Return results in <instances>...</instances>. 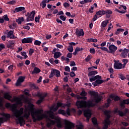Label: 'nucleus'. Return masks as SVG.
I'll list each match as a JSON object with an SVG mask.
<instances>
[{"instance_id":"8fccbe9b","label":"nucleus","mask_w":129,"mask_h":129,"mask_svg":"<svg viewBox=\"0 0 129 129\" xmlns=\"http://www.w3.org/2000/svg\"><path fill=\"white\" fill-rule=\"evenodd\" d=\"M62 5H63V7H65L66 8L70 7V4H69V3H67V2L64 3Z\"/></svg>"},{"instance_id":"2eb2a0df","label":"nucleus","mask_w":129,"mask_h":129,"mask_svg":"<svg viewBox=\"0 0 129 129\" xmlns=\"http://www.w3.org/2000/svg\"><path fill=\"white\" fill-rule=\"evenodd\" d=\"M125 104H129V99L123 100V101L120 103V106L124 109L125 108Z\"/></svg>"},{"instance_id":"ea45409f","label":"nucleus","mask_w":129,"mask_h":129,"mask_svg":"<svg viewBox=\"0 0 129 129\" xmlns=\"http://www.w3.org/2000/svg\"><path fill=\"white\" fill-rule=\"evenodd\" d=\"M55 76H56V77H60L61 76V75L60 74V71L58 70H56L55 71Z\"/></svg>"},{"instance_id":"f257e3e1","label":"nucleus","mask_w":129,"mask_h":129,"mask_svg":"<svg viewBox=\"0 0 129 129\" xmlns=\"http://www.w3.org/2000/svg\"><path fill=\"white\" fill-rule=\"evenodd\" d=\"M5 106L7 108H10V109H11L12 112H14V116H15V117L17 118L16 119V123L19 124L20 126H24L25 122L24 117L26 119H28L30 115V113L24 114V115L22 116L21 115L24 114V110L23 107H21L20 110H17V109H16L15 104L12 105L10 103H7L5 105Z\"/></svg>"},{"instance_id":"37998d69","label":"nucleus","mask_w":129,"mask_h":129,"mask_svg":"<svg viewBox=\"0 0 129 129\" xmlns=\"http://www.w3.org/2000/svg\"><path fill=\"white\" fill-rule=\"evenodd\" d=\"M41 41H39V40H35V41H34V45H37L38 46L41 45Z\"/></svg>"},{"instance_id":"dca6fc26","label":"nucleus","mask_w":129,"mask_h":129,"mask_svg":"<svg viewBox=\"0 0 129 129\" xmlns=\"http://www.w3.org/2000/svg\"><path fill=\"white\" fill-rule=\"evenodd\" d=\"M35 11H33L30 13L29 12H28L25 16L27 17H32V19H34V18H35Z\"/></svg>"},{"instance_id":"bf43d9fd","label":"nucleus","mask_w":129,"mask_h":129,"mask_svg":"<svg viewBox=\"0 0 129 129\" xmlns=\"http://www.w3.org/2000/svg\"><path fill=\"white\" fill-rule=\"evenodd\" d=\"M28 107L31 110H33L34 109V105L32 103L29 104Z\"/></svg>"},{"instance_id":"e2e57ef3","label":"nucleus","mask_w":129,"mask_h":129,"mask_svg":"<svg viewBox=\"0 0 129 129\" xmlns=\"http://www.w3.org/2000/svg\"><path fill=\"white\" fill-rule=\"evenodd\" d=\"M14 66L13 64L8 67V70L13 71Z\"/></svg>"},{"instance_id":"a18cd8bd","label":"nucleus","mask_w":129,"mask_h":129,"mask_svg":"<svg viewBox=\"0 0 129 129\" xmlns=\"http://www.w3.org/2000/svg\"><path fill=\"white\" fill-rule=\"evenodd\" d=\"M3 20L8 22L10 21V19L8 18L7 15L3 16Z\"/></svg>"},{"instance_id":"69168bd1","label":"nucleus","mask_w":129,"mask_h":129,"mask_svg":"<svg viewBox=\"0 0 129 129\" xmlns=\"http://www.w3.org/2000/svg\"><path fill=\"white\" fill-rule=\"evenodd\" d=\"M121 124L123 125V126H127L128 125V122H121Z\"/></svg>"},{"instance_id":"f3484780","label":"nucleus","mask_w":129,"mask_h":129,"mask_svg":"<svg viewBox=\"0 0 129 129\" xmlns=\"http://www.w3.org/2000/svg\"><path fill=\"white\" fill-rule=\"evenodd\" d=\"M0 115L3 116L5 117V119L6 120H8L11 118V116L10 115V114L9 113H0Z\"/></svg>"},{"instance_id":"2f4dec72","label":"nucleus","mask_w":129,"mask_h":129,"mask_svg":"<svg viewBox=\"0 0 129 129\" xmlns=\"http://www.w3.org/2000/svg\"><path fill=\"white\" fill-rule=\"evenodd\" d=\"M46 3L47 0L42 1L41 3H40V6H41L42 8L44 9L46 7Z\"/></svg>"},{"instance_id":"a211bd4d","label":"nucleus","mask_w":129,"mask_h":129,"mask_svg":"<svg viewBox=\"0 0 129 129\" xmlns=\"http://www.w3.org/2000/svg\"><path fill=\"white\" fill-rule=\"evenodd\" d=\"M109 97H110V99H113L115 102L120 100V98L118 97V96L115 97L113 94L110 95Z\"/></svg>"},{"instance_id":"4be33fe9","label":"nucleus","mask_w":129,"mask_h":129,"mask_svg":"<svg viewBox=\"0 0 129 129\" xmlns=\"http://www.w3.org/2000/svg\"><path fill=\"white\" fill-rule=\"evenodd\" d=\"M76 33L77 36H79V37L84 36L83 29H81L80 31H76Z\"/></svg>"},{"instance_id":"e433bc0d","label":"nucleus","mask_w":129,"mask_h":129,"mask_svg":"<svg viewBox=\"0 0 129 129\" xmlns=\"http://www.w3.org/2000/svg\"><path fill=\"white\" fill-rule=\"evenodd\" d=\"M41 18V16L38 15L37 17H35V19H34V21H35L36 23H39L40 22V18Z\"/></svg>"},{"instance_id":"7ed1b4c3","label":"nucleus","mask_w":129,"mask_h":129,"mask_svg":"<svg viewBox=\"0 0 129 129\" xmlns=\"http://www.w3.org/2000/svg\"><path fill=\"white\" fill-rule=\"evenodd\" d=\"M43 112V110L42 109H39L37 110V111L32 112L31 114V116H32L33 122L35 123L37 121H40L42 120L44 118L46 117V114H39Z\"/></svg>"},{"instance_id":"ddd939ff","label":"nucleus","mask_w":129,"mask_h":129,"mask_svg":"<svg viewBox=\"0 0 129 129\" xmlns=\"http://www.w3.org/2000/svg\"><path fill=\"white\" fill-rule=\"evenodd\" d=\"M104 82L103 80L97 79L95 82L92 83V84L94 85L95 87L98 86L99 85H101Z\"/></svg>"},{"instance_id":"412c9836","label":"nucleus","mask_w":129,"mask_h":129,"mask_svg":"<svg viewBox=\"0 0 129 129\" xmlns=\"http://www.w3.org/2000/svg\"><path fill=\"white\" fill-rule=\"evenodd\" d=\"M98 74V72H97L96 71H90L89 73H88V77H91Z\"/></svg>"},{"instance_id":"9b49d317","label":"nucleus","mask_w":129,"mask_h":129,"mask_svg":"<svg viewBox=\"0 0 129 129\" xmlns=\"http://www.w3.org/2000/svg\"><path fill=\"white\" fill-rule=\"evenodd\" d=\"M114 69L116 70H120L124 69L122 67V64L121 62H118L117 61H115L113 65Z\"/></svg>"},{"instance_id":"5701e85b","label":"nucleus","mask_w":129,"mask_h":129,"mask_svg":"<svg viewBox=\"0 0 129 129\" xmlns=\"http://www.w3.org/2000/svg\"><path fill=\"white\" fill-rule=\"evenodd\" d=\"M40 72H41V70H40L37 67H35L34 68V70L32 72V74H39Z\"/></svg>"},{"instance_id":"58836bf2","label":"nucleus","mask_w":129,"mask_h":129,"mask_svg":"<svg viewBox=\"0 0 129 129\" xmlns=\"http://www.w3.org/2000/svg\"><path fill=\"white\" fill-rule=\"evenodd\" d=\"M63 105H64L63 103L58 102H57V103H56V107H58V108L63 107Z\"/></svg>"},{"instance_id":"c03bdc74","label":"nucleus","mask_w":129,"mask_h":129,"mask_svg":"<svg viewBox=\"0 0 129 129\" xmlns=\"http://www.w3.org/2000/svg\"><path fill=\"white\" fill-rule=\"evenodd\" d=\"M16 4V1H11L7 3V5H14Z\"/></svg>"},{"instance_id":"4c0bfd02","label":"nucleus","mask_w":129,"mask_h":129,"mask_svg":"<svg viewBox=\"0 0 129 129\" xmlns=\"http://www.w3.org/2000/svg\"><path fill=\"white\" fill-rule=\"evenodd\" d=\"M119 116H124L126 115V113L123 112V111H121V110H119V112L117 113Z\"/></svg>"},{"instance_id":"052dcab7","label":"nucleus","mask_w":129,"mask_h":129,"mask_svg":"<svg viewBox=\"0 0 129 129\" xmlns=\"http://www.w3.org/2000/svg\"><path fill=\"white\" fill-rule=\"evenodd\" d=\"M108 72H109V73H110V74H113L114 71H113V68H109L108 69Z\"/></svg>"},{"instance_id":"f8f14e48","label":"nucleus","mask_w":129,"mask_h":129,"mask_svg":"<svg viewBox=\"0 0 129 129\" xmlns=\"http://www.w3.org/2000/svg\"><path fill=\"white\" fill-rule=\"evenodd\" d=\"M66 129H72L74 127H75L74 123H73L72 122L67 121L66 122Z\"/></svg>"},{"instance_id":"bb28decb","label":"nucleus","mask_w":129,"mask_h":129,"mask_svg":"<svg viewBox=\"0 0 129 129\" xmlns=\"http://www.w3.org/2000/svg\"><path fill=\"white\" fill-rule=\"evenodd\" d=\"M105 15V10H99L96 13V15L102 16Z\"/></svg>"},{"instance_id":"b1692460","label":"nucleus","mask_w":129,"mask_h":129,"mask_svg":"<svg viewBox=\"0 0 129 129\" xmlns=\"http://www.w3.org/2000/svg\"><path fill=\"white\" fill-rule=\"evenodd\" d=\"M92 122L93 123L94 126H98V122H97V119L96 117L92 118Z\"/></svg>"},{"instance_id":"0eeeda50","label":"nucleus","mask_w":129,"mask_h":129,"mask_svg":"<svg viewBox=\"0 0 129 129\" xmlns=\"http://www.w3.org/2000/svg\"><path fill=\"white\" fill-rule=\"evenodd\" d=\"M109 52L108 53L110 54H114L115 51L117 50V47L113 44L109 45L108 47Z\"/></svg>"},{"instance_id":"20e7f679","label":"nucleus","mask_w":129,"mask_h":129,"mask_svg":"<svg viewBox=\"0 0 129 129\" xmlns=\"http://www.w3.org/2000/svg\"><path fill=\"white\" fill-rule=\"evenodd\" d=\"M111 113V111L110 110H105L104 111V114L106 116V119L104 120L105 124L103 129H107L108 125L110 124V118L111 117V115H110Z\"/></svg>"},{"instance_id":"79ce46f5","label":"nucleus","mask_w":129,"mask_h":129,"mask_svg":"<svg viewBox=\"0 0 129 129\" xmlns=\"http://www.w3.org/2000/svg\"><path fill=\"white\" fill-rule=\"evenodd\" d=\"M67 50H69L70 52H73V46L72 45H69V47L67 48Z\"/></svg>"},{"instance_id":"3c124183","label":"nucleus","mask_w":129,"mask_h":129,"mask_svg":"<svg viewBox=\"0 0 129 129\" xmlns=\"http://www.w3.org/2000/svg\"><path fill=\"white\" fill-rule=\"evenodd\" d=\"M59 18L60 20H61L62 21H65L66 19H67V18L66 17H64L63 15H60L59 16Z\"/></svg>"},{"instance_id":"4468645a","label":"nucleus","mask_w":129,"mask_h":129,"mask_svg":"<svg viewBox=\"0 0 129 129\" xmlns=\"http://www.w3.org/2000/svg\"><path fill=\"white\" fill-rule=\"evenodd\" d=\"M129 52V49L124 48L121 53V56L122 58H125L127 56V54Z\"/></svg>"},{"instance_id":"6e6d98bb","label":"nucleus","mask_w":129,"mask_h":129,"mask_svg":"<svg viewBox=\"0 0 129 129\" xmlns=\"http://www.w3.org/2000/svg\"><path fill=\"white\" fill-rule=\"evenodd\" d=\"M34 19H32V17H27L26 21L27 22L32 21Z\"/></svg>"},{"instance_id":"603ef678","label":"nucleus","mask_w":129,"mask_h":129,"mask_svg":"<svg viewBox=\"0 0 129 129\" xmlns=\"http://www.w3.org/2000/svg\"><path fill=\"white\" fill-rule=\"evenodd\" d=\"M100 49H101V50H103V51H106L108 53L109 52V50H108V49L107 47H100Z\"/></svg>"},{"instance_id":"c9c22d12","label":"nucleus","mask_w":129,"mask_h":129,"mask_svg":"<svg viewBox=\"0 0 129 129\" xmlns=\"http://www.w3.org/2000/svg\"><path fill=\"white\" fill-rule=\"evenodd\" d=\"M91 58H92L91 56L90 55H88L87 56V57L86 58H85V61H86V62H88L91 59Z\"/></svg>"},{"instance_id":"393cba45","label":"nucleus","mask_w":129,"mask_h":129,"mask_svg":"<svg viewBox=\"0 0 129 129\" xmlns=\"http://www.w3.org/2000/svg\"><path fill=\"white\" fill-rule=\"evenodd\" d=\"M62 55V54L60 52L57 51V52H55L54 53V58L55 59H57L59 58L60 56Z\"/></svg>"},{"instance_id":"5fc2aeb1","label":"nucleus","mask_w":129,"mask_h":129,"mask_svg":"<svg viewBox=\"0 0 129 129\" xmlns=\"http://www.w3.org/2000/svg\"><path fill=\"white\" fill-rule=\"evenodd\" d=\"M76 76V75L75 74L74 72L72 71L71 73H70V76H71V77L73 78Z\"/></svg>"},{"instance_id":"338daca9","label":"nucleus","mask_w":129,"mask_h":129,"mask_svg":"<svg viewBox=\"0 0 129 129\" xmlns=\"http://www.w3.org/2000/svg\"><path fill=\"white\" fill-rule=\"evenodd\" d=\"M70 66H71V67H74L76 66V64L75 63V61H71Z\"/></svg>"},{"instance_id":"473e14b6","label":"nucleus","mask_w":129,"mask_h":129,"mask_svg":"<svg viewBox=\"0 0 129 129\" xmlns=\"http://www.w3.org/2000/svg\"><path fill=\"white\" fill-rule=\"evenodd\" d=\"M4 98L5 99L10 100V99L12 98V96L9 95V93H7L4 95Z\"/></svg>"},{"instance_id":"13d9d810","label":"nucleus","mask_w":129,"mask_h":129,"mask_svg":"<svg viewBox=\"0 0 129 129\" xmlns=\"http://www.w3.org/2000/svg\"><path fill=\"white\" fill-rule=\"evenodd\" d=\"M90 52L92 54H95V50L94 48H92L90 49Z\"/></svg>"},{"instance_id":"6e6552de","label":"nucleus","mask_w":129,"mask_h":129,"mask_svg":"<svg viewBox=\"0 0 129 129\" xmlns=\"http://www.w3.org/2000/svg\"><path fill=\"white\" fill-rule=\"evenodd\" d=\"M84 115L85 117L86 118V120L89 121L91 116V112L89 109L86 110L84 111Z\"/></svg>"},{"instance_id":"a878e982","label":"nucleus","mask_w":129,"mask_h":129,"mask_svg":"<svg viewBox=\"0 0 129 129\" xmlns=\"http://www.w3.org/2000/svg\"><path fill=\"white\" fill-rule=\"evenodd\" d=\"M113 12L110 10L105 11V14L106 15V18L109 19L110 18V15L112 14Z\"/></svg>"},{"instance_id":"f03ea898","label":"nucleus","mask_w":129,"mask_h":129,"mask_svg":"<svg viewBox=\"0 0 129 129\" xmlns=\"http://www.w3.org/2000/svg\"><path fill=\"white\" fill-rule=\"evenodd\" d=\"M90 94L94 97L93 101H77L76 105L78 108H83L84 105H86L88 108L94 107L96 105V104H98L102 101V99L99 96L98 92L92 91L90 92Z\"/></svg>"},{"instance_id":"423d86ee","label":"nucleus","mask_w":129,"mask_h":129,"mask_svg":"<svg viewBox=\"0 0 129 129\" xmlns=\"http://www.w3.org/2000/svg\"><path fill=\"white\" fill-rule=\"evenodd\" d=\"M33 41V38L32 37L25 38L21 40V42H22L23 44H32Z\"/></svg>"},{"instance_id":"680f3d73","label":"nucleus","mask_w":129,"mask_h":129,"mask_svg":"<svg viewBox=\"0 0 129 129\" xmlns=\"http://www.w3.org/2000/svg\"><path fill=\"white\" fill-rule=\"evenodd\" d=\"M34 52V49L32 48H30V50L29 51V54H30V55H32V53H33Z\"/></svg>"},{"instance_id":"72a5a7b5","label":"nucleus","mask_w":129,"mask_h":129,"mask_svg":"<svg viewBox=\"0 0 129 129\" xmlns=\"http://www.w3.org/2000/svg\"><path fill=\"white\" fill-rule=\"evenodd\" d=\"M58 113L59 114H62L63 116H66V113L65 110H63V109H60L59 110H58Z\"/></svg>"},{"instance_id":"09e8293b","label":"nucleus","mask_w":129,"mask_h":129,"mask_svg":"<svg viewBox=\"0 0 129 129\" xmlns=\"http://www.w3.org/2000/svg\"><path fill=\"white\" fill-rule=\"evenodd\" d=\"M123 31H124V29H121V28L118 29H117V32H116V35L119 34V32H122Z\"/></svg>"},{"instance_id":"0e129e2a","label":"nucleus","mask_w":129,"mask_h":129,"mask_svg":"<svg viewBox=\"0 0 129 129\" xmlns=\"http://www.w3.org/2000/svg\"><path fill=\"white\" fill-rule=\"evenodd\" d=\"M116 11L119 12L120 14H125V13H126V12L123 11H120L118 9H116Z\"/></svg>"},{"instance_id":"9d476101","label":"nucleus","mask_w":129,"mask_h":129,"mask_svg":"<svg viewBox=\"0 0 129 129\" xmlns=\"http://www.w3.org/2000/svg\"><path fill=\"white\" fill-rule=\"evenodd\" d=\"M26 78L24 76H20L19 79H18L16 83V86H19L21 85V83L24 82L25 79Z\"/></svg>"},{"instance_id":"c85d7f7f","label":"nucleus","mask_w":129,"mask_h":129,"mask_svg":"<svg viewBox=\"0 0 129 129\" xmlns=\"http://www.w3.org/2000/svg\"><path fill=\"white\" fill-rule=\"evenodd\" d=\"M24 17H20V18H19V19H16V23L19 24V25H21V23L24 22Z\"/></svg>"},{"instance_id":"4d7b16f0","label":"nucleus","mask_w":129,"mask_h":129,"mask_svg":"<svg viewBox=\"0 0 129 129\" xmlns=\"http://www.w3.org/2000/svg\"><path fill=\"white\" fill-rule=\"evenodd\" d=\"M93 77L94 78V79H95L96 80L102 79V77L100 75H97L96 76H93Z\"/></svg>"},{"instance_id":"1a4fd4ad","label":"nucleus","mask_w":129,"mask_h":129,"mask_svg":"<svg viewBox=\"0 0 129 129\" xmlns=\"http://www.w3.org/2000/svg\"><path fill=\"white\" fill-rule=\"evenodd\" d=\"M4 34L7 35L8 38L15 39V36L13 35V32L12 30L10 31L9 30L5 31Z\"/></svg>"},{"instance_id":"de8ad7c7","label":"nucleus","mask_w":129,"mask_h":129,"mask_svg":"<svg viewBox=\"0 0 129 129\" xmlns=\"http://www.w3.org/2000/svg\"><path fill=\"white\" fill-rule=\"evenodd\" d=\"M66 115H68L69 116H71V109L69 108H67V110H66Z\"/></svg>"},{"instance_id":"a19ab883","label":"nucleus","mask_w":129,"mask_h":129,"mask_svg":"<svg viewBox=\"0 0 129 129\" xmlns=\"http://www.w3.org/2000/svg\"><path fill=\"white\" fill-rule=\"evenodd\" d=\"M21 55L24 56V59H26V58H28V55H27L26 54V52H21Z\"/></svg>"},{"instance_id":"39448f33","label":"nucleus","mask_w":129,"mask_h":129,"mask_svg":"<svg viewBox=\"0 0 129 129\" xmlns=\"http://www.w3.org/2000/svg\"><path fill=\"white\" fill-rule=\"evenodd\" d=\"M47 95V93H45L43 94L40 93V92H38L36 94V96H38V98H39V99L38 100V101L36 102V104L40 105L41 103L44 100L45 98L46 97Z\"/></svg>"},{"instance_id":"774afa93","label":"nucleus","mask_w":129,"mask_h":129,"mask_svg":"<svg viewBox=\"0 0 129 129\" xmlns=\"http://www.w3.org/2000/svg\"><path fill=\"white\" fill-rule=\"evenodd\" d=\"M6 47L5 46V45L4 44H0V49H1V51L3 49H4Z\"/></svg>"},{"instance_id":"f704fd0d","label":"nucleus","mask_w":129,"mask_h":129,"mask_svg":"<svg viewBox=\"0 0 129 129\" xmlns=\"http://www.w3.org/2000/svg\"><path fill=\"white\" fill-rule=\"evenodd\" d=\"M58 109H59V107H54V106H51V107H50V110L54 112H56V111H57Z\"/></svg>"},{"instance_id":"49530a36","label":"nucleus","mask_w":129,"mask_h":129,"mask_svg":"<svg viewBox=\"0 0 129 129\" xmlns=\"http://www.w3.org/2000/svg\"><path fill=\"white\" fill-rule=\"evenodd\" d=\"M80 95L82 97L86 96L87 95V93L85 92V91H82V92H81Z\"/></svg>"},{"instance_id":"6ab92c4d","label":"nucleus","mask_w":129,"mask_h":129,"mask_svg":"<svg viewBox=\"0 0 129 129\" xmlns=\"http://www.w3.org/2000/svg\"><path fill=\"white\" fill-rule=\"evenodd\" d=\"M56 70L54 69H51V73L49 74V78L52 79L53 77L55 75Z\"/></svg>"},{"instance_id":"864d4df0","label":"nucleus","mask_w":129,"mask_h":129,"mask_svg":"<svg viewBox=\"0 0 129 129\" xmlns=\"http://www.w3.org/2000/svg\"><path fill=\"white\" fill-rule=\"evenodd\" d=\"M64 70H65V71L67 72H70V68L69 66L65 67V68H64Z\"/></svg>"},{"instance_id":"aec40b11","label":"nucleus","mask_w":129,"mask_h":129,"mask_svg":"<svg viewBox=\"0 0 129 129\" xmlns=\"http://www.w3.org/2000/svg\"><path fill=\"white\" fill-rule=\"evenodd\" d=\"M24 10H25V7H17L14 10V12L19 13V12L23 11Z\"/></svg>"},{"instance_id":"cd10ccee","label":"nucleus","mask_w":129,"mask_h":129,"mask_svg":"<svg viewBox=\"0 0 129 129\" xmlns=\"http://www.w3.org/2000/svg\"><path fill=\"white\" fill-rule=\"evenodd\" d=\"M14 101L16 102V104L17 105H22V102H21V100L20 98H15L14 99Z\"/></svg>"},{"instance_id":"c756f323","label":"nucleus","mask_w":129,"mask_h":129,"mask_svg":"<svg viewBox=\"0 0 129 129\" xmlns=\"http://www.w3.org/2000/svg\"><path fill=\"white\" fill-rule=\"evenodd\" d=\"M109 23L108 20L104 21L101 22V27L102 28H105L107 25V24Z\"/></svg>"},{"instance_id":"7c9ffc66","label":"nucleus","mask_w":129,"mask_h":129,"mask_svg":"<svg viewBox=\"0 0 129 129\" xmlns=\"http://www.w3.org/2000/svg\"><path fill=\"white\" fill-rule=\"evenodd\" d=\"M87 42H94L96 43L97 42V40L96 39L94 38H88L86 39Z\"/></svg>"}]
</instances>
